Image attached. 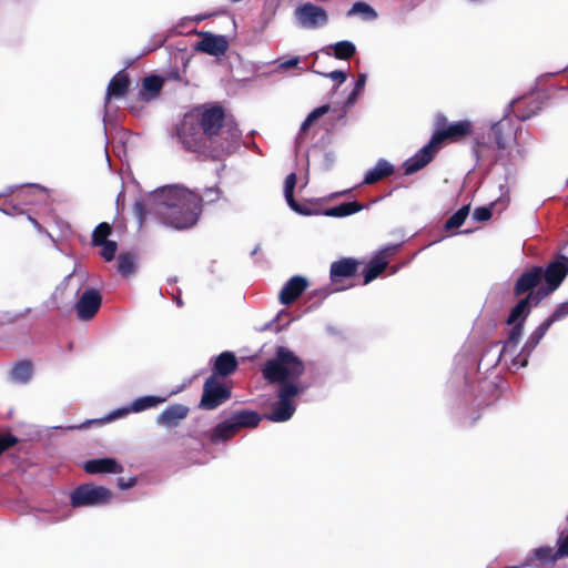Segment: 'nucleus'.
I'll return each mask as SVG.
<instances>
[{"instance_id":"1","label":"nucleus","mask_w":568,"mask_h":568,"mask_svg":"<svg viewBox=\"0 0 568 568\" xmlns=\"http://www.w3.org/2000/svg\"><path fill=\"white\" fill-rule=\"evenodd\" d=\"M175 135L185 151L214 161L232 154L242 136L237 124L227 121L224 106L217 102L186 112L175 126Z\"/></svg>"},{"instance_id":"2","label":"nucleus","mask_w":568,"mask_h":568,"mask_svg":"<svg viewBox=\"0 0 568 568\" xmlns=\"http://www.w3.org/2000/svg\"><path fill=\"white\" fill-rule=\"evenodd\" d=\"M557 287L558 286H541V288H545L542 292L530 291L525 298L520 300L513 307L507 320V325L509 326L507 338L499 354V359L510 365L509 367L518 369L527 366L530 354L546 335L550 326L568 315V302H565L528 336L520 352L517 353L524 333V324L531 307L536 306L541 298L554 292Z\"/></svg>"},{"instance_id":"3","label":"nucleus","mask_w":568,"mask_h":568,"mask_svg":"<svg viewBox=\"0 0 568 568\" xmlns=\"http://www.w3.org/2000/svg\"><path fill=\"white\" fill-rule=\"evenodd\" d=\"M304 372L303 362L288 348L278 347L276 357L265 364L263 374L270 382L281 383L278 400L265 418L274 423L288 420L296 409L295 397L303 393L304 387L292 383Z\"/></svg>"},{"instance_id":"4","label":"nucleus","mask_w":568,"mask_h":568,"mask_svg":"<svg viewBox=\"0 0 568 568\" xmlns=\"http://www.w3.org/2000/svg\"><path fill=\"white\" fill-rule=\"evenodd\" d=\"M156 213L164 224L182 230L196 224L202 212V197L182 186L160 191Z\"/></svg>"},{"instance_id":"5","label":"nucleus","mask_w":568,"mask_h":568,"mask_svg":"<svg viewBox=\"0 0 568 568\" xmlns=\"http://www.w3.org/2000/svg\"><path fill=\"white\" fill-rule=\"evenodd\" d=\"M473 132L474 125L471 121L460 120L448 123L444 114H438L436 116V130L432 134L429 142L404 163V174L412 175L418 172L432 162L443 144L459 142L471 135Z\"/></svg>"},{"instance_id":"6","label":"nucleus","mask_w":568,"mask_h":568,"mask_svg":"<svg viewBox=\"0 0 568 568\" xmlns=\"http://www.w3.org/2000/svg\"><path fill=\"white\" fill-rule=\"evenodd\" d=\"M400 244H388L376 251L369 258L361 260V275L364 278V284L375 281L383 274H394L397 266L392 265L390 262L394 256L399 252Z\"/></svg>"},{"instance_id":"7","label":"nucleus","mask_w":568,"mask_h":568,"mask_svg":"<svg viewBox=\"0 0 568 568\" xmlns=\"http://www.w3.org/2000/svg\"><path fill=\"white\" fill-rule=\"evenodd\" d=\"M70 498L73 507H95L108 504L112 493L103 486L84 484L75 488Z\"/></svg>"},{"instance_id":"8","label":"nucleus","mask_w":568,"mask_h":568,"mask_svg":"<svg viewBox=\"0 0 568 568\" xmlns=\"http://www.w3.org/2000/svg\"><path fill=\"white\" fill-rule=\"evenodd\" d=\"M294 16L298 24L306 29H316L328 22L326 10L312 2H306L295 9Z\"/></svg>"},{"instance_id":"9","label":"nucleus","mask_w":568,"mask_h":568,"mask_svg":"<svg viewBox=\"0 0 568 568\" xmlns=\"http://www.w3.org/2000/svg\"><path fill=\"white\" fill-rule=\"evenodd\" d=\"M230 396V389L216 376H211L205 381L200 406L204 409H214L227 400Z\"/></svg>"},{"instance_id":"10","label":"nucleus","mask_w":568,"mask_h":568,"mask_svg":"<svg viewBox=\"0 0 568 568\" xmlns=\"http://www.w3.org/2000/svg\"><path fill=\"white\" fill-rule=\"evenodd\" d=\"M78 302L75 303L77 316L80 321H90L98 313L101 303L102 295L97 288H88L80 293L78 291Z\"/></svg>"},{"instance_id":"11","label":"nucleus","mask_w":568,"mask_h":568,"mask_svg":"<svg viewBox=\"0 0 568 568\" xmlns=\"http://www.w3.org/2000/svg\"><path fill=\"white\" fill-rule=\"evenodd\" d=\"M363 262L354 257H342L334 261L329 267V278L332 284H337L344 280L354 278L361 275Z\"/></svg>"},{"instance_id":"12","label":"nucleus","mask_w":568,"mask_h":568,"mask_svg":"<svg viewBox=\"0 0 568 568\" xmlns=\"http://www.w3.org/2000/svg\"><path fill=\"white\" fill-rule=\"evenodd\" d=\"M202 39L194 44V50L213 57H221L229 50L230 43L225 36L200 32Z\"/></svg>"},{"instance_id":"13","label":"nucleus","mask_w":568,"mask_h":568,"mask_svg":"<svg viewBox=\"0 0 568 568\" xmlns=\"http://www.w3.org/2000/svg\"><path fill=\"white\" fill-rule=\"evenodd\" d=\"M568 275V256L557 254L542 267L544 284H561Z\"/></svg>"},{"instance_id":"14","label":"nucleus","mask_w":568,"mask_h":568,"mask_svg":"<svg viewBox=\"0 0 568 568\" xmlns=\"http://www.w3.org/2000/svg\"><path fill=\"white\" fill-rule=\"evenodd\" d=\"M130 85L131 80L129 74L125 72V70H120L112 77L108 84L105 102L108 103L112 99L123 98L129 92Z\"/></svg>"},{"instance_id":"15","label":"nucleus","mask_w":568,"mask_h":568,"mask_svg":"<svg viewBox=\"0 0 568 568\" xmlns=\"http://www.w3.org/2000/svg\"><path fill=\"white\" fill-rule=\"evenodd\" d=\"M515 135V129L508 118L493 124L490 129V136L494 139L498 150H505Z\"/></svg>"},{"instance_id":"16","label":"nucleus","mask_w":568,"mask_h":568,"mask_svg":"<svg viewBox=\"0 0 568 568\" xmlns=\"http://www.w3.org/2000/svg\"><path fill=\"white\" fill-rule=\"evenodd\" d=\"M189 414V407L182 404H174L168 406L162 413L158 416L156 423L160 426H164L166 428H172L178 426L180 420L184 419Z\"/></svg>"},{"instance_id":"17","label":"nucleus","mask_w":568,"mask_h":568,"mask_svg":"<svg viewBox=\"0 0 568 568\" xmlns=\"http://www.w3.org/2000/svg\"><path fill=\"white\" fill-rule=\"evenodd\" d=\"M164 80L160 75H149L142 80V88L139 91V100L150 102L156 99L163 88Z\"/></svg>"},{"instance_id":"18","label":"nucleus","mask_w":568,"mask_h":568,"mask_svg":"<svg viewBox=\"0 0 568 568\" xmlns=\"http://www.w3.org/2000/svg\"><path fill=\"white\" fill-rule=\"evenodd\" d=\"M83 468L88 474H119L123 470L113 458L91 459L84 463Z\"/></svg>"},{"instance_id":"19","label":"nucleus","mask_w":568,"mask_h":568,"mask_svg":"<svg viewBox=\"0 0 568 568\" xmlns=\"http://www.w3.org/2000/svg\"><path fill=\"white\" fill-rule=\"evenodd\" d=\"M394 171L395 169L393 164H390L388 161L384 159H379L376 165L369 171H367L363 180V183L368 185L375 184L390 176L394 173Z\"/></svg>"},{"instance_id":"20","label":"nucleus","mask_w":568,"mask_h":568,"mask_svg":"<svg viewBox=\"0 0 568 568\" xmlns=\"http://www.w3.org/2000/svg\"><path fill=\"white\" fill-rule=\"evenodd\" d=\"M181 390H182V387H179L178 389L170 392V394H168L166 396L150 395V396L139 397L131 403V410L133 413H140L143 410L150 409V408H154V407L163 404L164 402H166V399L170 396L175 395V394L180 393Z\"/></svg>"},{"instance_id":"21","label":"nucleus","mask_w":568,"mask_h":568,"mask_svg":"<svg viewBox=\"0 0 568 568\" xmlns=\"http://www.w3.org/2000/svg\"><path fill=\"white\" fill-rule=\"evenodd\" d=\"M323 52L338 60H349L355 55L356 47L353 42L343 40L331 44L326 50H323Z\"/></svg>"},{"instance_id":"22","label":"nucleus","mask_w":568,"mask_h":568,"mask_svg":"<svg viewBox=\"0 0 568 568\" xmlns=\"http://www.w3.org/2000/svg\"><path fill=\"white\" fill-rule=\"evenodd\" d=\"M237 367V361L233 353L223 352L220 354L214 362V372L221 376H227L232 374Z\"/></svg>"},{"instance_id":"23","label":"nucleus","mask_w":568,"mask_h":568,"mask_svg":"<svg viewBox=\"0 0 568 568\" xmlns=\"http://www.w3.org/2000/svg\"><path fill=\"white\" fill-rule=\"evenodd\" d=\"M297 176L295 173H290L284 182V196L288 204V206L301 214H308V211L304 209L300 203H297L294 199V189L296 185Z\"/></svg>"},{"instance_id":"24","label":"nucleus","mask_w":568,"mask_h":568,"mask_svg":"<svg viewBox=\"0 0 568 568\" xmlns=\"http://www.w3.org/2000/svg\"><path fill=\"white\" fill-rule=\"evenodd\" d=\"M364 209V205L357 201L344 202L339 205L326 209L324 215L331 217H344L355 214Z\"/></svg>"},{"instance_id":"25","label":"nucleus","mask_w":568,"mask_h":568,"mask_svg":"<svg viewBox=\"0 0 568 568\" xmlns=\"http://www.w3.org/2000/svg\"><path fill=\"white\" fill-rule=\"evenodd\" d=\"M233 425L239 429L244 427H256L261 420L260 416L252 410H241L230 417Z\"/></svg>"},{"instance_id":"26","label":"nucleus","mask_w":568,"mask_h":568,"mask_svg":"<svg viewBox=\"0 0 568 568\" xmlns=\"http://www.w3.org/2000/svg\"><path fill=\"white\" fill-rule=\"evenodd\" d=\"M474 154L477 161L493 165L498 161L497 154L493 151L491 146L487 143L476 142L473 146Z\"/></svg>"},{"instance_id":"27","label":"nucleus","mask_w":568,"mask_h":568,"mask_svg":"<svg viewBox=\"0 0 568 568\" xmlns=\"http://www.w3.org/2000/svg\"><path fill=\"white\" fill-rule=\"evenodd\" d=\"M236 432H237V428L235 427V425H233L232 419L229 418L227 420L219 424L214 428L211 439L213 443L224 442V440L231 438L232 436H234Z\"/></svg>"},{"instance_id":"28","label":"nucleus","mask_w":568,"mask_h":568,"mask_svg":"<svg viewBox=\"0 0 568 568\" xmlns=\"http://www.w3.org/2000/svg\"><path fill=\"white\" fill-rule=\"evenodd\" d=\"M361 16L365 21H373L377 18V12L373 7L363 1L355 2L347 11V17Z\"/></svg>"},{"instance_id":"29","label":"nucleus","mask_w":568,"mask_h":568,"mask_svg":"<svg viewBox=\"0 0 568 568\" xmlns=\"http://www.w3.org/2000/svg\"><path fill=\"white\" fill-rule=\"evenodd\" d=\"M515 284H544L542 267H530L516 280Z\"/></svg>"},{"instance_id":"30","label":"nucleus","mask_w":568,"mask_h":568,"mask_svg":"<svg viewBox=\"0 0 568 568\" xmlns=\"http://www.w3.org/2000/svg\"><path fill=\"white\" fill-rule=\"evenodd\" d=\"M469 214V205L462 206L456 211L444 225L445 231H453L460 227Z\"/></svg>"},{"instance_id":"31","label":"nucleus","mask_w":568,"mask_h":568,"mask_svg":"<svg viewBox=\"0 0 568 568\" xmlns=\"http://www.w3.org/2000/svg\"><path fill=\"white\" fill-rule=\"evenodd\" d=\"M32 375V366L28 362L17 364L11 371V378L17 383H27Z\"/></svg>"},{"instance_id":"32","label":"nucleus","mask_w":568,"mask_h":568,"mask_svg":"<svg viewBox=\"0 0 568 568\" xmlns=\"http://www.w3.org/2000/svg\"><path fill=\"white\" fill-rule=\"evenodd\" d=\"M307 286H283L278 298L282 304L290 305L297 300Z\"/></svg>"},{"instance_id":"33","label":"nucleus","mask_w":568,"mask_h":568,"mask_svg":"<svg viewBox=\"0 0 568 568\" xmlns=\"http://www.w3.org/2000/svg\"><path fill=\"white\" fill-rule=\"evenodd\" d=\"M136 270L135 260L130 254H120L118 257V272L124 276L128 277L129 275L133 274Z\"/></svg>"},{"instance_id":"34","label":"nucleus","mask_w":568,"mask_h":568,"mask_svg":"<svg viewBox=\"0 0 568 568\" xmlns=\"http://www.w3.org/2000/svg\"><path fill=\"white\" fill-rule=\"evenodd\" d=\"M112 229L109 223L102 222L95 226L92 233V245H101L104 242L109 241Z\"/></svg>"},{"instance_id":"35","label":"nucleus","mask_w":568,"mask_h":568,"mask_svg":"<svg viewBox=\"0 0 568 568\" xmlns=\"http://www.w3.org/2000/svg\"><path fill=\"white\" fill-rule=\"evenodd\" d=\"M329 109L331 108L328 104H324L314 109L302 123L301 131H306L314 121L320 119L322 115L326 114L329 111Z\"/></svg>"},{"instance_id":"36","label":"nucleus","mask_w":568,"mask_h":568,"mask_svg":"<svg viewBox=\"0 0 568 568\" xmlns=\"http://www.w3.org/2000/svg\"><path fill=\"white\" fill-rule=\"evenodd\" d=\"M536 559L540 561H556L560 557H557V550L551 547H539L534 551Z\"/></svg>"},{"instance_id":"37","label":"nucleus","mask_w":568,"mask_h":568,"mask_svg":"<svg viewBox=\"0 0 568 568\" xmlns=\"http://www.w3.org/2000/svg\"><path fill=\"white\" fill-rule=\"evenodd\" d=\"M365 84H366V74H364V73L358 74L357 80L355 82V88L347 97V100H346L347 104H353L357 100V97L364 90Z\"/></svg>"},{"instance_id":"38","label":"nucleus","mask_w":568,"mask_h":568,"mask_svg":"<svg viewBox=\"0 0 568 568\" xmlns=\"http://www.w3.org/2000/svg\"><path fill=\"white\" fill-rule=\"evenodd\" d=\"M497 204L498 202H494L490 204V206L476 207L473 212V217L478 222L488 221L493 215V207H495Z\"/></svg>"},{"instance_id":"39","label":"nucleus","mask_w":568,"mask_h":568,"mask_svg":"<svg viewBox=\"0 0 568 568\" xmlns=\"http://www.w3.org/2000/svg\"><path fill=\"white\" fill-rule=\"evenodd\" d=\"M100 246L102 247L101 256L108 262L112 261L118 250L116 243L114 241H106Z\"/></svg>"},{"instance_id":"40","label":"nucleus","mask_w":568,"mask_h":568,"mask_svg":"<svg viewBox=\"0 0 568 568\" xmlns=\"http://www.w3.org/2000/svg\"><path fill=\"white\" fill-rule=\"evenodd\" d=\"M311 71L314 72V73L321 74V75H323L325 78H329L333 81H336L337 82V87L343 84L346 81V79H347L346 72L345 71H341V70H335V71H331V72H327V73L320 72V71H316L314 69H312Z\"/></svg>"},{"instance_id":"41","label":"nucleus","mask_w":568,"mask_h":568,"mask_svg":"<svg viewBox=\"0 0 568 568\" xmlns=\"http://www.w3.org/2000/svg\"><path fill=\"white\" fill-rule=\"evenodd\" d=\"M130 413H133L131 410V405L130 406H126V407H122V408H118L113 412H111L106 417H105V420L106 422H112V420H115V419H119V418H122L124 416H126L128 414Z\"/></svg>"},{"instance_id":"42","label":"nucleus","mask_w":568,"mask_h":568,"mask_svg":"<svg viewBox=\"0 0 568 568\" xmlns=\"http://www.w3.org/2000/svg\"><path fill=\"white\" fill-rule=\"evenodd\" d=\"M17 443V438L12 435H4L0 437V454L12 447Z\"/></svg>"},{"instance_id":"43","label":"nucleus","mask_w":568,"mask_h":568,"mask_svg":"<svg viewBox=\"0 0 568 568\" xmlns=\"http://www.w3.org/2000/svg\"><path fill=\"white\" fill-rule=\"evenodd\" d=\"M220 190L217 187H207L205 189L204 195L202 197V202L206 199L207 202H215L220 197Z\"/></svg>"},{"instance_id":"44","label":"nucleus","mask_w":568,"mask_h":568,"mask_svg":"<svg viewBox=\"0 0 568 568\" xmlns=\"http://www.w3.org/2000/svg\"><path fill=\"white\" fill-rule=\"evenodd\" d=\"M565 556L568 557V534L558 541L557 557Z\"/></svg>"},{"instance_id":"45","label":"nucleus","mask_w":568,"mask_h":568,"mask_svg":"<svg viewBox=\"0 0 568 568\" xmlns=\"http://www.w3.org/2000/svg\"><path fill=\"white\" fill-rule=\"evenodd\" d=\"M166 294L171 295L175 304L181 307L183 302L181 300V290L178 286H171V291H166Z\"/></svg>"},{"instance_id":"46","label":"nucleus","mask_w":568,"mask_h":568,"mask_svg":"<svg viewBox=\"0 0 568 568\" xmlns=\"http://www.w3.org/2000/svg\"><path fill=\"white\" fill-rule=\"evenodd\" d=\"M135 485V478H129L128 480H125L124 478H119L118 479V486L121 488V489H128V488H131Z\"/></svg>"},{"instance_id":"47","label":"nucleus","mask_w":568,"mask_h":568,"mask_svg":"<svg viewBox=\"0 0 568 568\" xmlns=\"http://www.w3.org/2000/svg\"><path fill=\"white\" fill-rule=\"evenodd\" d=\"M73 277H75L80 284H82L85 281L84 272H77L75 270L73 271V273L65 276V281H69L70 278Z\"/></svg>"},{"instance_id":"48","label":"nucleus","mask_w":568,"mask_h":568,"mask_svg":"<svg viewBox=\"0 0 568 568\" xmlns=\"http://www.w3.org/2000/svg\"><path fill=\"white\" fill-rule=\"evenodd\" d=\"M519 106H520V103H517L515 109H514V113H515L516 118H518L519 120H521V121L527 120V119H529L534 114V112L520 113L519 112Z\"/></svg>"},{"instance_id":"49","label":"nucleus","mask_w":568,"mask_h":568,"mask_svg":"<svg viewBox=\"0 0 568 568\" xmlns=\"http://www.w3.org/2000/svg\"><path fill=\"white\" fill-rule=\"evenodd\" d=\"M300 62V58L298 57H294L285 62H282L281 63V67L284 68V69H290V68H294Z\"/></svg>"},{"instance_id":"50","label":"nucleus","mask_w":568,"mask_h":568,"mask_svg":"<svg viewBox=\"0 0 568 568\" xmlns=\"http://www.w3.org/2000/svg\"><path fill=\"white\" fill-rule=\"evenodd\" d=\"M285 284H308L307 280L302 275L291 277Z\"/></svg>"},{"instance_id":"51","label":"nucleus","mask_w":568,"mask_h":568,"mask_svg":"<svg viewBox=\"0 0 568 568\" xmlns=\"http://www.w3.org/2000/svg\"><path fill=\"white\" fill-rule=\"evenodd\" d=\"M536 286H523V285H519V286H516V295L519 296V295H523L524 293L527 292L528 288H535Z\"/></svg>"},{"instance_id":"52","label":"nucleus","mask_w":568,"mask_h":568,"mask_svg":"<svg viewBox=\"0 0 568 568\" xmlns=\"http://www.w3.org/2000/svg\"><path fill=\"white\" fill-rule=\"evenodd\" d=\"M0 201H1L0 210L4 213H9V210L7 207L8 200L4 197V199H1Z\"/></svg>"},{"instance_id":"53","label":"nucleus","mask_w":568,"mask_h":568,"mask_svg":"<svg viewBox=\"0 0 568 568\" xmlns=\"http://www.w3.org/2000/svg\"><path fill=\"white\" fill-rule=\"evenodd\" d=\"M261 250V245H256L255 248L252 251V255H255Z\"/></svg>"},{"instance_id":"54","label":"nucleus","mask_w":568,"mask_h":568,"mask_svg":"<svg viewBox=\"0 0 568 568\" xmlns=\"http://www.w3.org/2000/svg\"><path fill=\"white\" fill-rule=\"evenodd\" d=\"M320 292H321V295H322V296H326V295H328L329 293H332V291H326V290H321Z\"/></svg>"}]
</instances>
